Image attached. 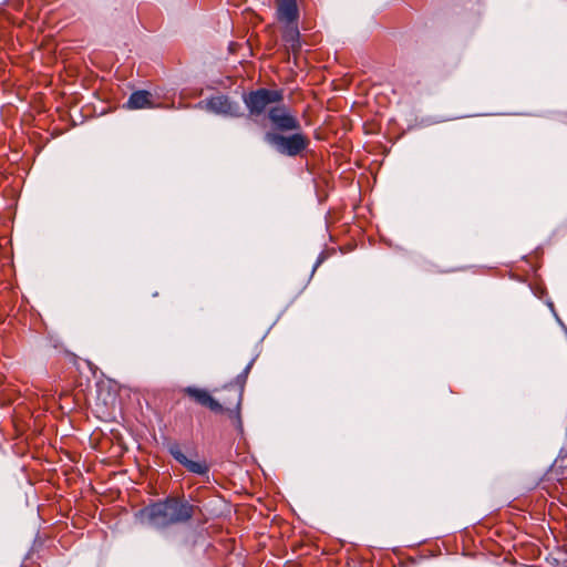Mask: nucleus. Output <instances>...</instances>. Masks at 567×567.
Returning a JSON list of instances; mask_svg holds the SVG:
<instances>
[{
  "label": "nucleus",
  "mask_w": 567,
  "mask_h": 567,
  "mask_svg": "<svg viewBox=\"0 0 567 567\" xmlns=\"http://www.w3.org/2000/svg\"><path fill=\"white\" fill-rule=\"evenodd\" d=\"M284 39L286 42L291 43V48H295L296 44H298L299 31L296 25V22L292 24H286V29L284 32Z\"/></svg>",
  "instance_id": "1a4fd4ad"
},
{
  "label": "nucleus",
  "mask_w": 567,
  "mask_h": 567,
  "mask_svg": "<svg viewBox=\"0 0 567 567\" xmlns=\"http://www.w3.org/2000/svg\"><path fill=\"white\" fill-rule=\"evenodd\" d=\"M207 111L221 116L239 117L243 115L237 102L231 101L227 95H214L205 101Z\"/></svg>",
  "instance_id": "423d86ee"
},
{
  "label": "nucleus",
  "mask_w": 567,
  "mask_h": 567,
  "mask_svg": "<svg viewBox=\"0 0 567 567\" xmlns=\"http://www.w3.org/2000/svg\"><path fill=\"white\" fill-rule=\"evenodd\" d=\"M265 140L276 146L280 154L288 156L299 155L309 145L308 137L300 131L293 132V134L288 136L275 132H267Z\"/></svg>",
  "instance_id": "7ed1b4c3"
},
{
  "label": "nucleus",
  "mask_w": 567,
  "mask_h": 567,
  "mask_svg": "<svg viewBox=\"0 0 567 567\" xmlns=\"http://www.w3.org/2000/svg\"><path fill=\"white\" fill-rule=\"evenodd\" d=\"M249 369L250 364H248L245 368L244 372L236 378V381L234 383H230L225 386V390H227L230 393V395L229 398L224 399L223 403L213 398L209 394V392L205 389L187 386L183 390V392L198 404L206 406L210 411L216 413H223L224 411H228L230 410L231 406L239 409Z\"/></svg>",
  "instance_id": "f03ea898"
},
{
  "label": "nucleus",
  "mask_w": 567,
  "mask_h": 567,
  "mask_svg": "<svg viewBox=\"0 0 567 567\" xmlns=\"http://www.w3.org/2000/svg\"><path fill=\"white\" fill-rule=\"evenodd\" d=\"M153 106L152 94L145 90L133 92L125 104L128 110L151 109Z\"/></svg>",
  "instance_id": "6e6552de"
},
{
  "label": "nucleus",
  "mask_w": 567,
  "mask_h": 567,
  "mask_svg": "<svg viewBox=\"0 0 567 567\" xmlns=\"http://www.w3.org/2000/svg\"><path fill=\"white\" fill-rule=\"evenodd\" d=\"M195 506L176 497L153 503L136 513L140 524L164 528L174 524L188 522L195 512Z\"/></svg>",
  "instance_id": "f257e3e1"
},
{
  "label": "nucleus",
  "mask_w": 567,
  "mask_h": 567,
  "mask_svg": "<svg viewBox=\"0 0 567 567\" xmlns=\"http://www.w3.org/2000/svg\"><path fill=\"white\" fill-rule=\"evenodd\" d=\"M277 18L281 23L292 24L297 22L299 17L296 0H276Z\"/></svg>",
  "instance_id": "0eeeda50"
},
{
  "label": "nucleus",
  "mask_w": 567,
  "mask_h": 567,
  "mask_svg": "<svg viewBox=\"0 0 567 567\" xmlns=\"http://www.w3.org/2000/svg\"><path fill=\"white\" fill-rule=\"evenodd\" d=\"M184 466L192 473L204 475L208 472V466L205 462H197L187 460V462L184 464Z\"/></svg>",
  "instance_id": "9d476101"
},
{
  "label": "nucleus",
  "mask_w": 567,
  "mask_h": 567,
  "mask_svg": "<svg viewBox=\"0 0 567 567\" xmlns=\"http://www.w3.org/2000/svg\"><path fill=\"white\" fill-rule=\"evenodd\" d=\"M169 453L173 455V457L181 464H185L187 462V456L182 452L181 447L178 445H173L169 447Z\"/></svg>",
  "instance_id": "9b49d317"
},
{
  "label": "nucleus",
  "mask_w": 567,
  "mask_h": 567,
  "mask_svg": "<svg viewBox=\"0 0 567 567\" xmlns=\"http://www.w3.org/2000/svg\"><path fill=\"white\" fill-rule=\"evenodd\" d=\"M284 92L281 90L258 89L244 95V103L250 115L264 114L271 104L282 102Z\"/></svg>",
  "instance_id": "20e7f679"
},
{
  "label": "nucleus",
  "mask_w": 567,
  "mask_h": 567,
  "mask_svg": "<svg viewBox=\"0 0 567 567\" xmlns=\"http://www.w3.org/2000/svg\"><path fill=\"white\" fill-rule=\"evenodd\" d=\"M267 115L274 128L279 132L300 131L301 125L297 115L281 102L269 107Z\"/></svg>",
  "instance_id": "39448f33"
}]
</instances>
